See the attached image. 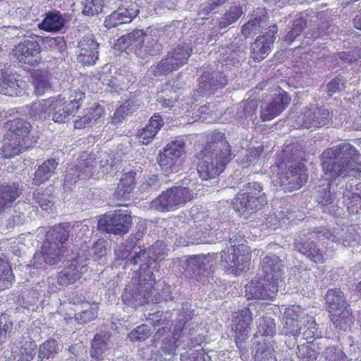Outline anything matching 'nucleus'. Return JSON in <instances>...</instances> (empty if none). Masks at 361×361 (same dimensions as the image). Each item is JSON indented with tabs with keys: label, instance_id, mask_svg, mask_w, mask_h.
I'll use <instances>...</instances> for the list:
<instances>
[{
	"label": "nucleus",
	"instance_id": "nucleus-1",
	"mask_svg": "<svg viewBox=\"0 0 361 361\" xmlns=\"http://www.w3.org/2000/svg\"><path fill=\"white\" fill-rule=\"evenodd\" d=\"M166 245L163 240H157L148 250H142L138 247L128 259V263L132 265L140 264V269L135 271L138 279L130 283L125 288L122 295L124 304L133 308L147 303H159L164 298L153 288L155 277L150 269L152 263L164 258ZM156 267V266H154ZM135 278V276H133Z\"/></svg>",
	"mask_w": 361,
	"mask_h": 361
},
{
	"label": "nucleus",
	"instance_id": "nucleus-2",
	"mask_svg": "<svg viewBox=\"0 0 361 361\" xmlns=\"http://www.w3.org/2000/svg\"><path fill=\"white\" fill-rule=\"evenodd\" d=\"M231 147L225 134L214 131L202 149L196 154L197 171L202 180L218 177L231 160Z\"/></svg>",
	"mask_w": 361,
	"mask_h": 361
},
{
	"label": "nucleus",
	"instance_id": "nucleus-3",
	"mask_svg": "<svg viewBox=\"0 0 361 361\" xmlns=\"http://www.w3.org/2000/svg\"><path fill=\"white\" fill-rule=\"evenodd\" d=\"M231 147L225 134L214 131L202 149L196 154L197 171L202 180L218 177L231 160Z\"/></svg>",
	"mask_w": 361,
	"mask_h": 361
},
{
	"label": "nucleus",
	"instance_id": "nucleus-4",
	"mask_svg": "<svg viewBox=\"0 0 361 361\" xmlns=\"http://www.w3.org/2000/svg\"><path fill=\"white\" fill-rule=\"evenodd\" d=\"M360 155L358 150L349 143L328 147L320 156L322 171L331 180L345 177L352 171L361 173V165L357 164Z\"/></svg>",
	"mask_w": 361,
	"mask_h": 361
},
{
	"label": "nucleus",
	"instance_id": "nucleus-5",
	"mask_svg": "<svg viewBox=\"0 0 361 361\" xmlns=\"http://www.w3.org/2000/svg\"><path fill=\"white\" fill-rule=\"evenodd\" d=\"M39 42H44L50 46L63 44L66 46V42L63 37H43L41 36L30 37L19 42L12 50L13 57L21 66H35L42 61V48Z\"/></svg>",
	"mask_w": 361,
	"mask_h": 361
},
{
	"label": "nucleus",
	"instance_id": "nucleus-6",
	"mask_svg": "<svg viewBox=\"0 0 361 361\" xmlns=\"http://www.w3.org/2000/svg\"><path fill=\"white\" fill-rule=\"evenodd\" d=\"M197 317L188 304L178 310L174 325L175 336H180V344L184 348L192 349L200 345L204 341L203 336L195 335L198 329Z\"/></svg>",
	"mask_w": 361,
	"mask_h": 361
},
{
	"label": "nucleus",
	"instance_id": "nucleus-7",
	"mask_svg": "<svg viewBox=\"0 0 361 361\" xmlns=\"http://www.w3.org/2000/svg\"><path fill=\"white\" fill-rule=\"evenodd\" d=\"M267 204L263 187L257 182L249 183L245 189L240 190L233 199V209L240 213L246 211L251 213L262 209Z\"/></svg>",
	"mask_w": 361,
	"mask_h": 361
},
{
	"label": "nucleus",
	"instance_id": "nucleus-8",
	"mask_svg": "<svg viewBox=\"0 0 361 361\" xmlns=\"http://www.w3.org/2000/svg\"><path fill=\"white\" fill-rule=\"evenodd\" d=\"M192 54V48L190 44L185 42L178 44L154 66V75H167L178 71L188 63Z\"/></svg>",
	"mask_w": 361,
	"mask_h": 361
},
{
	"label": "nucleus",
	"instance_id": "nucleus-9",
	"mask_svg": "<svg viewBox=\"0 0 361 361\" xmlns=\"http://www.w3.org/2000/svg\"><path fill=\"white\" fill-rule=\"evenodd\" d=\"M217 257V253L190 256L183 266L185 276L202 284L209 283L212 268L215 265Z\"/></svg>",
	"mask_w": 361,
	"mask_h": 361
},
{
	"label": "nucleus",
	"instance_id": "nucleus-10",
	"mask_svg": "<svg viewBox=\"0 0 361 361\" xmlns=\"http://www.w3.org/2000/svg\"><path fill=\"white\" fill-rule=\"evenodd\" d=\"M85 97V93L80 89L71 90L67 99L62 94L51 97L54 109L53 121L65 123L67 118L78 111Z\"/></svg>",
	"mask_w": 361,
	"mask_h": 361
},
{
	"label": "nucleus",
	"instance_id": "nucleus-11",
	"mask_svg": "<svg viewBox=\"0 0 361 361\" xmlns=\"http://www.w3.org/2000/svg\"><path fill=\"white\" fill-rule=\"evenodd\" d=\"M185 154V142L178 137L168 142L159 152L157 161L163 172L171 174L178 171L180 159Z\"/></svg>",
	"mask_w": 361,
	"mask_h": 361
},
{
	"label": "nucleus",
	"instance_id": "nucleus-12",
	"mask_svg": "<svg viewBox=\"0 0 361 361\" xmlns=\"http://www.w3.org/2000/svg\"><path fill=\"white\" fill-rule=\"evenodd\" d=\"M195 198V193L188 187L173 186L163 191L154 201V207L161 212L178 209Z\"/></svg>",
	"mask_w": 361,
	"mask_h": 361
},
{
	"label": "nucleus",
	"instance_id": "nucleus-13",
	"mask_svg": "<svg viewBox=\"0 0 361 361\" xmlns=\"http://www.w3.org/2000/svg\"><path fill=\"white\" fill-rule=\"evenodd\" d=\"M252 317L249 307H244L237 313L233 321L235 333V343L243 361H248L249 350L247 339L250 333V324Z\"/></svg>",
	"mask_w": 361,
	"mask_h": 361
},
{
	"label": "nucleus",
	"instance_id": "nucleus-14",
	"mask_svg": "<svg viewBox=\"0 0 361 361\" xmlns=\"http://www.w3.org/2000/svg\"><path fill=\"white\" fill-rule=\"evenodd\" d=\"M308 180L307 169L303 163L290 164L285 171L278 173L275 180L285 192H293L300 189Z\"/></svg>",
	"mask_w": 361,
	"mask_h": 361
},
{
	"label": "nucleus",
	"instance_id": "nucleus-15",
	"mask_svg": "<svg viewBox=\"0 0 361 361\" xmlns=\"http://www.w3.org/2000/svg\"><path fill=\"white\" fill-rule=\"evenodd\" d=\"M87 271L84 254L80 252L73 259L67 261L63 269L57 275V282L60 286H68L79 280Z\"/></svg>",
	"mask_w": 361,
	"mask_h": 361
},
{
	"label": "nucleus",
	"instance_id": "nucleus-16",
	"mask_svg": "<svg viewBox=\"0 0 361 361\" xmlns=\"http://www.w3.org/2000/svg\"><path fill=\"white\" fill-rule=\"evenodd\" d=\"M247 256L240 247H228L221 252L220 264L227 274L238 275L247 267Z\"/></svg>",
	"mask_w": 361,
	"mask_h": 361
},
{
	"label": "nucleus",
	"instance_id": "nucleus-17",
	"mask_svg": "<svg viewBox=\"0 0 361 361\" xmlns=\"http://www.w3.org/2000/svg\"><path fill=\"white\" fill-rule=\"evenodd\" d=\"M284 264L279 256L267 255L262 258L258 276L278 285L283 275Z\"/></svg>",
	"mask_w": 361,
	"mask_h": 361
},
{
	"label": "nucleus",
	"instance_id": "nucleus-18",
	"mask_svg": "<svg viewBox=\"0 0 361 361\" xmlns=\"http://www.w3.org/2000/svg\"><path fill=\"white\" fill-rule=\"evenodd\" d=\"M277 32L278 27L276 25H271L268 31L258 36L251 44L250 55L255 61H261L269 54Z\"/></svg>",
	"mask_w": 361,
	"mask_h": 361
},
{
	"label": "nucleus",
	"instance_id": "nucleus-19",
	"mask_svg": "<svg viewBox=\"0 0 361 361\" xmlns=\"http://www.w3.org/2000/svg\"><path fill=\"white\" fill-rule=\"evenodd\" d=\"M248 299L271 300L278 292V285L263 279L252 280L245 286Z\"/></svg>",
	"mask_w": 361,
	"mask_h": 361
},
{
	"label": "nucleus",
	"instance_id": "nucleus-20",
	"mask_svg": "<svg viewBox=\"0 0 361 361\" xmlns=\"http://www.w3.org/2000/svg\"><path fill=\"white\" fill-rule=\"evenodd\" d=\"M290 97L288 93L280 89L278 94H274L271 101L265 108L262 109L260 118L263 121H271L280 115L290 104Z\"/></svg>",
	"mask_w": 361,
	"mask_h": 361
},
{
	"label": "nucleus",
	"instance_id": "nucleus-21",
	"mask_svg": "<svg viewBox=\"0 0 361 361\" xmlns=\"http://www.w3.org/2000/svg\"><path fill=\"white\" fill-rule=\"evenodd\" d=\"M316 227L314 233L321 234L325 238L338 242L344 246L349 245L350 241H356L357 234L353 227Z\"/></svg>",
	"mask_w": 361,
	"mask_h": 361
},
{
	"label": "nucleus",
	"instance_id": "nucleus-22",
	"mask_svg": "<svg viewBox=\"0 0 361 361\" xmlns=\"http://www.w3.org/2000/svg\"><path fill=\"white\" fill-rule=\"evenodd\" d=\"M105 116L104 106L99 103H94L92 106L83 110L82 116H80L74 121L73 127L75 129H84L95 126Z\"/></svg>",
	"mask_w": 361,
	"mask_h": 361
},
{
	"label": "nucleus",
	"instance_id": "nucleus-23",
	"mask_svg": "<svg viewBox=\"0 0 361 361\" xmlns=\"http://www.w3.org/2000/svg\"><path fill=\"white\" fill-rule=\"evenodd\" d=\"M7 134L8 137L19 140L23 144L31 145L32 143L31 137V124L25 119L17 118L10 120L6 123Z\"/></svg>",
	"mask_w": 361,
	"mask_h": 361
},
{
	"label": "nucleus",
	"instance_id": "nucleus-24",
	"mask_svg": "<svg viewBox=\"0 0 361 361\" xmlns=\"http://www.w3.org/2000/svg\"><path fill=\"white\" fill-rule=\"evenodd\" d=\"M170 331V328L165 326L159 327L154 335L155 341H161L160 351L163 355L169 356V359L176 354V348L178 346L177 341L180 339V336H175L174 331L172 334Z\"/></svg>",
	"mask_w": 361,
	"mask_h": 361
},
{
	"label": "nucleus",
	"instance_id": "nucleus-25",
	"mask_svg": "<svg viewBox=\"0 0 361 361\" xmlns=\"http://www.w3.org/2000/svg\"><path fill=\"white\" fill-rule=\"evenodd\" d=\"M65 251L64 245H59L52 241H44L39 254L34 256L35 264L38 267V259L42 257L46 264L54 266L60 262Z\"/></svg>",
	"mask_w": 361,
	"mask_h": 361
},
{
	"label": "nucleus",
	"instance_id": "nucleus-26",
	"mask_svg": "<svg viewBox=\"0 0 361 361\" xmlns=\"http://www.w3.org/2000/svg\"><path fill=\"white\" fill-rule=\"evenodd\" d=\"M26 83L18 75L2 73L0 75V93L10 97L21 96L25 93Z\"/></svg>",
	"mask_w": 361,
	"mask_h": 361
},
{
	"label": "nucleus",
	"instance_id": "nucleus-27",
	"mask_svg": "<svg viewBox=\"0 0 361 361\" xmlns=\"http://www.w3.org/2000/svg\"><path fill=\"white\" fill-rule=\"evenodd\" d=\"M78 61L83 66L95 63L98 59L99 44L92 37H83L78 44Z\"/></svg>",
	"mask_w": 361,
	"mask_h": 361
},
{
	"label": "nucleus",
	"instance_id": "nucleus-28",
	"mask_svg": "<svg viewBox=\"0 0 361 361\" xmlns=\"http://www.w3.org/2000/svg\"><path fill=\"white\" fill-rule=\"evenodd\" d=\"M146 33L142 30H134L127 35L120 37L116 43V47L121 51H137L143 47Z\"/></svg>",
	"mask_w": 361,
	"mask_h": 361
},
{
	"label": "nucleus",
	"instance_id": "nucleus-29",
	"mask_svg": "<svg viewBox=\"0 0 361 361\" xmlns=\"http://www.w3.org/2000/svg\"><path fill=\"white\" fill-rule=\"evenodd\" d=\"M295 249L315 263L324 262V254L319 246L313 241L306 240L305 238L299 235L295 241Z\"/></svg>",
	"mask_w": 361,
	"mask_h": 361
},
{
	"label": "nucleus",
	"instance_id": "nucleus-30",
	"mask_svg": "<svg viewBox=\"0 0 361 361\" xmlns=\"http://www.w3.org/2000/svg\"><path fill=\"white\" fill-rule=\"evenodd\" d=\"M139 13V10L133 8L118 7L111 14L106 17L104 25L107 28L115 27L118 25L130 23Z\"/></svg>",
	"mask_w": 361,
	"mask_h": 361
},
{
	"label": "nucleus",
	"instance_id": "nucleus-31",
	"mask_svg": "<svg viewBox=\"0 0 361 361\" xmlns=\"http://www.w3.org/2000/svg\"><path fill=\"white\" fill-rule=\"evenodd\" d=\"M329 111L323 107L305 110L303 117V126L307 128H319L329 123Z\"/></svg>",
	"mask_w": 361,
	"mask_h": 361
},
{
	"label": "nucleus",
	"instance_id": "nucleus-32",
	"mask_svg": "<svg viewBox=\"0 0 361 361\" xmlns=\"http://www.w3.org/2000/svg\"><path fill=\"white\" fill-rule=\"evenodd\" d=\"M164 124V121L161 116L159 114H154L145 127L138 132L137 136L140 142L145 145L151 143Z\"/></svg>",
	"mask_w": 361,
	"mask_h": 361
},
{
	"label": "nucleus",
	"instance_id": "nucleus-33",
	"mask_svg": "<svg viewBox=\"0 0 361 361\" xmlns=\"http://www.w3.org/2000/svg\"><path fill=\"white\" fill-rule=\"evenodd\" d=\"M131 223L130 212L117 209L100 216L97 226H130Z\"/></svg>",
	"mask_w": 361,
	"mask_h": 361
},
{
	"label": "nucleus",
	"instance_id": "nucleus-34",
	"mask_svg": "<svg viewBox=\"0 0 361 361\" xmlns=\"http://www.w3.org/2000/svg\"><path fill=\"white\" fill-rule=\"evenodd\" d=\"M28 114L35 121H46L51 118L53 121L54 109L51 97L42 101L33 102L30 106Z\"/></svg>",
	"mask_w": 361,
	"mask_h": 361
},
{
	"label": "nucleus",
	"instance_id": "nucleus-35",
	"mask_svg": "<svg viewBox=\"0 0 361 361\" xmlns=\"http://www.w3.org/2000/svg\"><path fill=\"white\" fill-rule=\"evenodd\" d=\"M22 190L18 183H6L0 185V214L20 197Z\"/></svg>",
	"mask_w": 361,
	"mask_h": 361
},
{
	"label": "nucleus",
	"instance_id": "nucleus-36",
	"mask_svg": "<svg viewBox=\"0 0 361 361\" xmlns=\"http://www.w3.org/2000/svg\"><path fill=\"white\" fill-rule=\"evenodd\" d=\"M135 177L136 172L134 171H130L122 174L114 191V195L117 199H129L137 185Z\"/></svg>",
	"mask_w": 361,
	"mask_h": 361
},
{
	"label": "nucleus",
	"instance_id": "nucleus-37",
	"mask_svg": "<svg viewBox=\"0 0 361 361\" xmlns=\"http://www.w3.org/2000/svg\"><path fill=\"white\" fill-rule=\"evenodd\" d=\"M31 83L37 95H42L51 87L52 74L47 69H35L30 72Z\"/></svg>",
	"mask_w": 361,
	"mask_h": 361
},
{
	"label": "nucleus",
	"instance_id": "nucleus-38",
	"mask_svg": "<svg viewBox=\"0 0 361 361\" xmlns=\"http://www.w3.org/2000/svg\"><path fill=\"white\" fill-rule=\"evenodd\" d=\"M58 162L54 158L47 159L35 170L32 178V184L39 186L49 181L55 173Z\"/></svg>",
	"mask_w": 361,
	"mask_h": 361
},
{
	"label": "nucleus",
	"instance_id": "nucleus-39",
	"mask_svg": "<svg viewBox=\"0 0 361 361\" xmlns=\"http://www.w3.org/2000/svg\"><path fill=\"white\" fill-rule=\"evenodd\" d=\"M111 333L102 331L97 333L91 342L90 356L96 360H102L104 353L108 349V343L110 341Z\"/></svg>",
	"mask_w": 361,
	"mask_h": 361
},
{
	"label": "nucleus",
	"instance_id": "nucleus-40",
	"mask_svg": "<svg viewBox=\"0 0 361 361\" xmlns=\"http://www.w3.org/2000/svg\"><path fill=\"white\" fill-rule=\"evenodd\" d=\"M61 349L62 346L57 340L49 338L39 345L37 361H55Z\"/></svg>",
	"mask_w": 361,
	"mask_h": 361
},
{
	"label": "nucleus",
	"instance_id": "nucleus-41",
	"mask_svg": "<svg viewBox=\"0 0 361 361\" xmlns=\"http://www.w3.org/2000/svg\"><path fill=\"white\" fill-rule=\"evenodd\" d=\"M30 145L23 144L19 140L4 134L0 152L4 159H11L27 149Z\"/></svg>",
	"mask_w": 361,
	"mask_h": 361
},
{
	"label": "nucleus",
	"instance_id": "nucleus-42",
	"mask_svg": "<svg viewBox=\"0 0 361 361\" xmlns=\"http://www.w3.org/2000/svg\"><path fill=\"white\" fill-rule=\"evenodd\" d=\"M343 198L349 213L357 214L361 212V191L357 185L346 190L343 192Z\"/></svg>",
	"mask_w": 361,
	"mask_h": 361
},
{
	"label": "nucleus",
	"instance_id": "nucleus-43",
	"mask_svg": "<svg viewBox=\"0 0 361 361\" xmlns=\"http://www.w3.org/2000/svg\"><path fill=\"white\" fill-rule=\"evenodd\" d=\"M252 354L255 361H276L273 348L262 341H254Z\"/></svg>",
	"mask_w": 361,
	"mask_h": 361
},
{
	"label": "nucleus",
	"instance_id": "nucleus-44",
	"mask_svg": "<svg viewBox=\"0 0 361 361\" xmlns=\"http://www.w3.org/2000/svg\"><path fill=\"white\" fill-rule=\"evenodd\" d=\"M325 301L329 312H338L347 305L345 296L339 288L329 289L325 295Z\"/></svg>",
	"mask_w": 361,
	"mask_h": 361
},
{
	"label": "nucleus",
	"instance_id": "nucleus-45",
	"mask_svg": "<svg viewBox=\"0 0 361 361\" xmlns=\"http://www.w3.org/2000/svg\"><path fill=\"white\" fill-rule=\"evenodd\" d=\"M340 311L341 312L338 313L337 312H332L331 321L336 328L340 330L347 331L350 329L354 323L351 310L345 305V307H343Z\"/></svg>",
	"mask_w": 361,
	"mask_h": 361
},
{
	"label": "nucleus",
	"instance_id": "nucleus-46",
	"mask_svg": "<svg viewBox=\"0 0 361 361\" xmlns=\"http://www.w3.org/2000/svg\"><path fill=\"white\" fill-rule=\"evenodd\" d=\"M64 25V19L59 12H49L38 25L39 28L47 32L59 31Z\"/></svg>",
	"mask_w": 361,
	"mask_h": 361
},
{
	"label": "nucleus",
	"instance_id": "nucleus-47",
	"mask_svg": "<svg viewBox=\"0 0 361 361\" xmlns=\"http://www.w3.org/2000/svg\"><path fill=\"white\" fill-rule=\"evenodd\" d=\"M324 177L326 181V185H319L317 190L316 200L319 204L322 207L329 206L335 200V194L331 192L330 188L331 182L334 180L329 179L326 177L324 173Z\"/></svg>",
	"mask_w": 361,
	"mask_h": 361
},
{
	"label": "nucleus",
	"instance_id": "nucleus-48",
	"mask_svg": "<svg viewBox=\"0 0 361 361\" xmlns=\"http://www.w3.org/2000/svg\"><path fill=\"white\" fill-rule=\"evenodd\" d=\"M276 334V324L274 319L265 317H262L258 324L257 331L255 334L254 341H259L261 337H274Z\"/></svg>",
	"mask_w": 361,
	"mask_h": 361
},
{
	"label": "nucleus",
	"instance_id": "nucleus-49",
	"mask_svg": "<svg viewBox=\"0 0 361 361\" xmlns=\"http://www.w3.org/2000/svg\"><path fill=\"white\" fill-rule=\"evenodd\" d=\"M15 276L9 262L0 258V292L11 287Z\"/></svg>",
	"mask_w": 361,
	"mask_h": 361
},
{
	"label": "nucleus",
	"instance_id": "nucleus-50",
	"mask_svg": "<svg viewBox=\"0 0 361 361\" xmlns=\"http://www.w3.org/2000/svg\"><path fill=\"white\" fill-rule=\"evenodd\" d=\"M83 310L75 314V320L80 324H84L97 318L98 307L97 304L82 303Z\"/></svg>",
	"mask_w": 361,
	"mask_h": 361
},
{
	"label": "nucleus",
	"instance_id": "nucleus-51",
	"mask_svg": "<svg viewBox=\"0 0 361 361\" xmlns=\"http://www.w3.org/2000/svg\"><path fill=\"white\" fill-rule=\"evenodd\" d=\"M243 14V7L240 5L231 6L228 10L226 11L219 22L218 27L219 29H224L236 22Z\"/></svg>",
	"mask_w": 361,
	"mask_h": 361
},
{
	"label": "nucleus",
	"instance_id": "nucleus-52",
	"mask_svg": "<svg viewBox=\"0 0 361 361\" xmlns=\"http://www.w3.org/2000/svg\"><path fill=\"white\" fill-rule=\"evenodd\" d=\"M14 333L13 319L10 314L2 313L0 315V346Z\"/></svg>",
	"mask_w": 361,
	"mask_h": 361
},
{
	"label": "nucleus",
	"instance_id": "nucleus-53",
	"mask_svg": "<svg viewBox=\"0 0 361 361\" xmlns=\"http://www.w3.org/2000/svg\"><path fill=\"white\" fill-rule=\"evenodd\" d=\"M69 227H51L47 232L46 240L52 241L60 245H64L69 237Z\"/></svg>",
	"mask_w": 361,
	"mask_h": 361
},
{
	"label": "nucleus",
	"instance_id": "nucleus-54",
	"mask_svg": "<svg viewBox=\"0 0 361 361\" xmlns=\"http://www.w3.org/2000/svg\"><path fill=\"white\" fill-rule=\"evenodd\" d=\"M221 78L224 80L222 83L218 85L213 78L212 74L209 72H205L202 73L199 79V89L201 92H204L205 91L209 90L211 89H218L221 88L226 84V80L225 76L221 75Z\"/></svg>",
	"mask_w": 361,
	"mask_h": 361
},
{
	"label": "nucleus",
	"instance_id": "nucleus-55",
	"mask_svg": "<svg viewBox=\"0 0 361 361\" xmlns=\"http://www.w3.org/2000/svg\"><path fill=\"white\" fill-rule=\"evenodd\" d=\"M245 235L241 233L238 227H229L228 231V238L230 244L229 247H234L235 248L240 247L241 251L245 252L243 243L245 241L244 239Z\"/></svg>",
	"mask_w": 361,
	"mask_h": 361
},
{
	"label": "nucleus",
	"instance_id": "nucleus-56",
	"mask_svg": "<svg viewBox=\"0 0 361 361\" xmlns=\"http://www.w3.org/2000/svg\"><path fill=\"white\" fill-rule=\"evenodd\" d=\"M106 243L104 240L100 239L97 240L88 251V254H86L85 256L84 255L85 261L87 259V255L92 257L94 260H102L106 255Z\"/></svg>",
	"mask_w": 361,
	"mask_h": 361
},
{
	"label": "nucleus",
	"instance_id": "nucleus-57",
	"mask_svg": "<svg viewBox=\"0 0 361 361\" xmlns=\"http://www.w3.org/2000/svg\"><path fill=\"white\" fill-rule=\"evenodd\" d=\"M314 345H310L308 343L306 345H298V352L296 353L300 361H315L317 360L318 353L312 348Z\"/></svg>",
	"mask_w": 361,
	"mask_h": 361
},
{
	"label": "nucleus",
	"instance_id": "nucleus-58",
	"mask_svg": "<svg viewBox=\"0 0 361 361\" xmlns=\"http://www.w3.org/2000/svg\"><path fill=\"white\" fill-rule=\"evenodd\" d=\"M151 333V329L147 324H142L133 329L128 334V338L133 342L144 341L150 336Z\"/></svg>",
	"mask_w": 361,
	"mask_h": 361
},
{
	"label": "nucleus",
	"instance_id": "nucleus-59",
	"mask_svg": "<svg viewBox=\"0 0 361 361\" xmlns=\"http://www.w3.org/2000/svg\"><path fill=\"white\" fill-rule=\"evenodd\" d=\"M321 332L319 331L317 327V324L314 320H308L307 324L302 326V331H300V338L303 341H308L313 338H319Z\"/></svg>",
	"mask_w": 361,
	"mask_h": 361
},
{
	"label": "nucleus",
	"instance_id": "nucleus-60",
	"mask_svg": "<svg viewBox=\"0 0 361 361\" xmlns=\"http://www.w3.org/2000/svg\"><path fill=\"white\" fill-rule=\"evenodd\" d=\"M180 361H211V357L201 349L181 353Z\"/></svg>",
	"mask_w": 361,
	"mask_h": 361
},
{
	"label": "nucleus",
	"instance_id": "nucleus-61",
	"mask_svg": "<svg viewBox=\"0 0 361 361\" xmlns=\"http://www.w3.org/2000/svg\"><path fill=\"white\" fill-rule=\"evenodd\" d=\"M323 355L326 361H345L348 358L343 350L335 345L327 347Z\"/></svg>",
	"mask_w": 361,
	"mask_h": 361
},
{
	"label": "nucleus",
	"instance_id": "nucleus-62",
	"mask_svg": "<svg viewBox=\"0 0 361 361\" xmlns=\"http://www.w3.org/2000/svg\"><path fill=\"white\" fill-rule=\"evenodd\" d=\"M104 0H85L82 12L87 16H94L102 11Z\"/></svg>",
	"mask_w": 361,
	"mask_h": 361
},
{
	"label": "nucleus",
	"instance_id": "nucleus-63",
	"mask_svg": "<svg viewBox=\"0 0 361 361\" xmlns=\"http://www.w3.org/2000/svg\"><path fill=\"white\" fill-rule=\"evenodd\" d=\"M302 325L300 322L293 320L285 321L284 326L282 329V334L285 336L300 337Z\"/></svg>",
	"mask_w": 361,
	"mask_h": 361
},
{
	"label": "nucleus",
	"instance_id": "nucleus-64",
	"mask_svg": "<svg viewBox=\"0 0 361 361\" xmlns=\"http://www.w3.org/2000/svg\"><path fill=\"white\" fill-rule=\"evenodd\" d=\"M35 348L36 344L34 341L25 342V345L21 348L19 357L25 361H32L36 355Z\"/></svg>",
	"mask_w": 361,
	"mask_h": 361
}]
</instances>
